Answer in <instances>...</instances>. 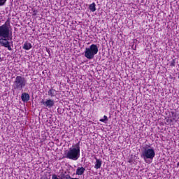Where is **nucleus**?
Wrapping results in <instances>:
<instances>
[{"mask_svg":"<svg viewBox=\"0 0 179 179\" xmlns=\"http://www.w3.org/2000/svg\"><path fill=\"white\" fill-rule=\"evenodd\" d=\"M9 40H12V31L10 30V19L8 18L6 22L0 26V45L8 48V51H12Z\"/></svg>","mask_w":179,"mask_h":179,"instance_id":"nucleus-1","label":"nucleus"},{"mask_svg":"<svg viewBox=\"0 0 179 179\" xmlns=\"http://www.w3.org/2000/svg\"><path fill=\"white\" fill-rule=\"evenodd\" d=\"M66 157L74 162H76L80 157V141H78L75 145H72L69 149L66 152Z\"/></svg>","mask_w":179,"mask_h":179,"instance_id":"nucleus-2","label":"nucleus"},{"mask_svg":"<svg viewBox=\"0 0 179 179\" xmlns=\"http://www.w3.org/2000/svg\"><path fill=\"white\" fill-rule=\"evenodd\" d=\"M27 85V80L23 76H17L14 80L13 87L14 90H23Z\"/></svg>","mask_w":179,"mask_h":179,"instance_id":"nucleus-3","label":"nucleus"},{"mask_svg":"<svg viewBox=\"0 0 179 179\" xmlns=\"http://www.w3.org/2000/svg\"><path fill=\"white\" fill-rule=\"evenodd\" d=\"M97 52H99V47L96 44H92L89 48H85L84 55L87 59H93Z\"/></svg>","mask_w":179,"mask_h":179,"instance_id":"nucleus-4","label":"nucleus"},{"mask_svg":"<svg viewBox=\"0 0 179 179\" xmlns=\"http://www.w3.org/2000/svg\"><path fill=\"white\" fill-rule=\"evenodd\" d=\"M156 156V152H155V149L153 148H143L142 151L141 157L144 159V160H147L149 159L150 160H153L155 157Z\"/></svg>","mask_w":179,"mask_h":179,"instance_id":"nucleus-5","label":"nucleus"},{"mask_svg":"<svg viewBox=\"0 0 179 179\" xmlns=\"http://www.w3.org/2000/svg\"><path fill=\"white\" fill-rule=\"evenodd\" d=\"M41 104L45 106V107H48V108H51L52 107H54L55 101L53 99H47L46 101H44V99H43L41 101Z\"/></svg>","mask_w":179,"mask_h":179,"instance_id":"nucleus-6","label":"nucleus"},{"mask_svg":"<svg viewBox=\"0 0 179 179\" xmlns=\"http://www.w3.org/2000/svg\"><path fill=\"white\" fill-rule=\"evenodd\" d=\"M95 160L96 162H94V169H96V170H99V169L101 168V164H103V161L100 159H97L95 157Z\"/></svg>","mask_w":179,"mask_h":179,"instance_id":"nucleus-7","label":"nucleus"},{"mask_svg":"<svg viewBox=\"0 0 179 179\" xmlns=\"http://www.w3.org/2000/svg\"><path fill=\"white\" fill-rule=\"evenodd\" d=\"M21 99L22 100V101H24V103L29 101V100H30V95H29L28 93H22V96H21Z\"/></svg>","mask_w":179,"mask_h":179,"instance_id":"nucleus-8","label":"nucleus"},{"mask_svg":"<svg viewBox=\"0 0 179 179\" xmlns=\"http://www.w3.org/2000/svg\"><path fill=\"white\" fill-rule=\"evenodd\" d=\"M85 171H86V169L85 167H78L76 169V174L77 176H82L84 174Z\"/></svg>","mask_w":179,"mask_h":179,"instance_id":"nucleus-9","label":"nucleus"},{"mask_svg":"<svg viewBox=\"0 0 179 179\" xmlns=\"http://www.w3.org/2000/svg\"><path fill=\"white\" fill-rule=\"evenodd\" d=\"M31 47H33L31 45V43H30L29 42H25L24 43V45H23L22 48H23V50H29L31 49Z\"/></svg>","mask_w":179,"mask_h":179,"instance_id":"nucleus-10","label":"nucleus"},{"mask_svg":"<svg viewBox=\"0 0 179 179\" xmlns=\"http://www.w3.org/2000/svg\"><path fill=\"white\" fill-rule=\"evenodd\" d=\"M55 90H54V88H51L48 92V96H50L51 97H54L55 96Z\"/></svg>","mask_w":179,"mask_h":179,"instance_id":"nucleus-11","label":"nucleus"},{"mask_svg":"<svg viewBox=\"0 0 179 179\" xmlns=\"http://www.w3.org/2000/svg\"><path fill=\"white\" fill-rule=\"evenodd\" d=\"M89 9L91 12H96V3H92L89 6Z\"/></svg>","mask_w":179,"mask_h":179,"instance_id":"nucleus-12","label":"nucleus"},{"mask_svg":"<svg viewBox=\"0 0 179 179\" xmlns=\"http://www.w3.org/2000/svg\"><path fill=\"white\" fill-rule=\"evenodd\" d=\"M63 178H65V179H79L78 178H72V177H71L70 175H65V174L62 175L61 179H63Z\"/></svg>","mask_w":179,"mask_h":179,"instance_id":"nucleus-13","label":"nucleus"},{"mask_svg":"<svg viewBox=\"0 0 179 179\" xmlns=\"http://www.w3.org/2000/svg\"><path fill=\"white\" fill-rule=\"evenodd\" d=\"M100 122H104V124H107V122L108 121V117H107L106 115L103 116V119L99 120Z\"/></svg>","mask_w":179,"mask_h":179,"instance_id":"nucleus-14","label":"nucleus"},{"mask_svg":"<svg viewBox=\"0 0 179 179\" xmlns=\"http://www.w3.org/2000/svg\"><path fill=\"white\" fill-rule=\"evenodd\" d=\"M8 0H0V6H3Z\"/></svg>","mask_w":179,"mask_h":179,"instance_id":"nucleus-15","label":"nucleus"},{"mask_svg":"<svg viewBox=\"0 0 179 179\" xmlns=\"http://www.w3.org/2000/svg\"><path fill=\"white\" fill-rule=\"evenodd\" d=\"M170 66H176V59H173L171 62Z\"/></svg>","mask_w":179,"mask_h":179,"instance_id":"nucleus-16","label":"nucleus"},{"mask_svg":"<svg viewBox=\"0 0 179 179\" xmlns=\"http://www.w3.org/2000/svg\"><path fill=\"white\" fill-rule=\"evenodd\" d=\"M52 179H61V178H58V176H57V174L54 173L52 176Z\"/></svg>","mask_w":179,"mask_h":179,"instance_id":"nucleus-17","label":"nucleus"},{"mask_svg":"<svg viewBox=\"0 0 179 179\" xmlns=\"http://www.w3.org/2000/svg\"><path fill=\"white\" fill-rule=\"evenodd\" d=\"M32 15L33 16H37V10H34Z\"/></svg>","mask_w":179,"mask_h":179,"instance_id":"nucleus-18","label":"nucleus"},{"mask_svg":"<svg viewBox=\"0 0 179 179\" xmlns=\"http://www.w3.org/2000/svg\"><path fill=\"white\" fill-rule=\"evenodd\" d=\"M0 62H2V57H1V55H0Z\"/></svg>","mask_w":179,"mask_h":179,"instance_id":"nucleus-19","label":"nucleus"},{"mask_svg":"<svg viewBox=\"0 0 179 179\" xmlns=\"http://www.w3.org/2000/svg\"><path fill=\"white\" fill-rule=\"evenodd\" d=\"M47 52H48V54H50V50H47Z\"/></svg>","mask_w":179,"mask_h":179,"instance_id":"nucleus-20","label":"nucleus"},{"mask_svg":"<svg viewBox=\"0 0 179 179\" xmlns=\"http://www.w3.org/2000/svg\"><path fill=\"white\" fill-rule=\"evenodd\" d=\"M177 167H179V162L177 163Z\"/></svg>","mask_w":179,"mask_h":179,"instance_id":"nucleus-21","label":"nucleus"},{"mask_svg":"<svg viewBox=\"0 0 179 179\" xmlns=\"http://www.w3.org/2000/svg\"><path fill=\"white\" fill-rule=\"evenodd\" d=\"M178 79H179V76H178Z\"/></svg>","mask_w":179,"mask_h":179,"instance_id":"nucleus-22","label":"nucleus"}]
</instances>
